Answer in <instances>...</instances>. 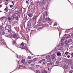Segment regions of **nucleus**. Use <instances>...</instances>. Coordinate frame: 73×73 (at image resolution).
<instances>
[{"mask_svg":"<svg viewBox=\"0 0 73 73\" xmlns=\"http://www.w3.org/2000/svg\"><path fill=\"white\" fill-rule=\"evenodd\" d=\"M42 27H46V24H43L42 25Z\"/></svg>","mask_w":73,"mask_h":73,"instance_id":"b1692460","label":"nucleus"},{"mask_svg":"<svg viewBox=\"0 0 73 73\" xmlns=\"http://www.w3.org/2000/svg\"><path fill=\"white\" fill-rule=\"evenodd\" d=\"M21 66H19V68H21Z\"/></svg>","mask_w":73,"mask_h":73,"instance_id":"6e6d98bb","label":"nucleus"},{"mask_svg":"<svg viewBox=\"0 0 73 73\" xmlns=\"http://www.w3.org/2000/svg\"><path fill=\"white\" fill-rule=\"evenodd\" d=\"M68 65H64V68L65 69H67L68 68Z\"/></svg>","mask_w":73,"mask_h":73,"instance_id":"ddd939ff","label":"nucleus"},{"mask_svg":"<svg viewBox=\"0 0 73 73\" xmlns=\"http://www.w3.org/2000/svg\"><path fill=\"white\" fill-rule=\"evenodd\" d=\"M72 57H73V53H72L71 54Z\"/></svg>","mask_w":73,"mask_h":73,"instance_id":"603ef678","label":"nucleus"},{"mask_svg":"<svg viewBox=\"0 0 73 73\" xmlns=\"http://www.w3.org/2000/svg\"><path fill=\"white\" fill-rule=\"evenodd\" d=\"M68 43H69V42L68 41V40H66L64 42V44H68Z\"/></svg>","mask_w":73,"mask_h":73,"instance_id":"2eb2a0df","label":"nucleus"},{"mask_svg":"<svg viewBox=\"0 0 73 73\" xmlns=\"http://www.w3.org/2000/svg\"><path fill=\"white\" fill-rule=\"evenodd\" d=\"M57 54L58 56H61V54L60 52H58L57 53Z\"/></svg>","mask_w":73,"mask_h":73,"instance_id":"f8f14e48","label":"nucleus"},{"mask_svg":"<svg viewBox=\"0 0 73 73\" xmlns=\"http://www.w3.org/2000/svg\"><path fill=\"white\" fill-rule=\"evenodd\" d=\"M37 60V58H35V59H33V62H35V61H36Z\"/></svg>","mask_w":73,"mask_h":73,"instance_id":"aec40b11","label":"nucleus"},{"mask_svg":"<svg viewBox=\"0 0 73 73\" xmlns=\"http://www.w3.org/2000/svg\"><path fill=\"white\" fill-rule=\"evenodd\" d=\"M49 55H48L47 56H46V59H48V58H49Z\"/></svg>","mask_w":73,"mask_h":73,"instance_id":"7c9ffc66","label":"nucleus"},{"mask_svg":"<svg viewBox=\"0 0 73 73\" xmlns=\"http://www.w3.org/2000/svg\"><path fill=\"white\" fill-rule=\"evenodd\" d=\"M28 15L29 17H32L33 16V15L32 14V13H29L28 14Z\"/></svg>","mask_w":73,"mask_h":73,"instance_id":"1a4fd4ad","label":"nucleus"},{"mask_svg":"<svg viewBox=\"0 0 73 73\" xmlns=\"http://www.w3.org/2000/svg\"><path fill=\"white\" fill-rule=\"evenodd\" d=\"M46 20L47 21H50V19L47 18L46 19Z\"/></svg>","mask_w":73,"mask_h":73,"instance_id":"6ab92c4d","label":"nucleus"},{"mask_svg":"<svg viewBox=\"0 0 73 73\" xmlns=\"http://www.w3.org/2000/svg\"><path fill=\"white\" fill-rule=\"evenodd\" d=\"M55 57H56V55H55V54H54L52 55L51 56V58H52V59H54V58H55Z\"/></svg>","mask_w":73,"mask_h":73,"instance_id":"6e6552de","label":"nucleus"},{"mask_svg":"<svg viewBox=\"0 0 73 73\" xmlns=\"http://www.w3.org/2000/svg\"><path fill=\"white\" fill-rule=\"evenodd\" d=\"M48 73V72L46 70H45L43 71L42 73Z\"/></svg>","mask_w":73,"mask_h":73,"instance_id":"5701e85b","label":"nucleus"},{"mask_svg":"<svg viewBox=\"0 0 73 73\" xmlns=\"http://www.w3.org/2000/svg\"><path fill=\"white\" fill-rule=\"evenodd\" d=\"M2 5H0V8L1 7H2Z\"/></svg>","mask_w":73,"mask_h":73,"instance_id":"5fc2aeb1","label":"nucleus"},{"mask_svg":"<svg viewBox=\"0 0 73 73\" xmlns=\"http://www.w3.org/2000/svg\"><path fill=\"white\" fill-rule=\"evenodd\" d=\"M11 3H13V5L14 4L13 3V1L11 2Z\"/></svg>","mask_w":73,"mask_h":73,"instance_id":"bf43d9fd","label":"nucleus"},{"mask_svg":"<svg viewBox=\"0 0 73 73\" xmlns=\"http://www.w3.org/2000/svg\"><path fill=\"white\" fill-rule=\"evenodd\" d=\"M67 57L68 58H70V55H68L67 56Z\"/></svg>","mask_w":73,"mask_h":73,"instance_id":"864d4df0","label":"nucleus"},{"mask_svg":"<svg viewBox=\"0 0 73 73\" xmlns=\"http://www.w3.org/2000/svg\"><path fill=\"white\" fill-rule=\"evenodd\" d=\"M24 67H25V66H24V67H23V68H24Z\"/></svg>","mask_w":73,"mask_h":73,"instance_id":"774afa93","label":"nucleus"},{"mask_svg":"<svg viewBox=\"0 0 73 73\" xmlns=\"http://www.w3.org/2000/svg\"><path fill=\"white\" fill-rule=\"evenodd\" d=\"M42 24L41 23H40L39 24V26H40V27H41V26H42Z\"/></svg>","mask_w":73,"mask_h":73,"instance_id":"2f4dec72","label":"nucleus"},{"mask_svg":"<svg viewBox=\"0 0 73 73\" xmlns=\"http://www.w3.org/2000/svg\"><path fill=\"white\" fill-rule=\"evenodd\" d=\"M28 31H31V30L30 29H28Z\"/></svg>","mask_w":73,"mask_h":73,"instance_id":"13d9d810","label":"nucleus"},{"mask_svg":"<svg viewBox=\"0 0 73 73\" xmlns=\"http://www.w3.org/2000/svg\"><path fill=\"white\" fill-rule=\"evenodd\" d=\"M59 64V61H57L56 62V65H57Z\"/></svg>","mask_w":73,"mask_h":73,"instance_id":"cd10ccee","label":"nucleus"},{"mask_svg":"<svg viewBox=\"0 0 73 73\" xmlns=\"http://www.w3.org/2000/svg\"><path fill=\"white\" fill-rule=\"evenodd\" d=\"M69 53V52H67L66 51V52H65V54H66V55H68Z\"/></svg>","mask_w":73,"mask_h":73,"instance_id":"473e14b6","label":"nucleus"},{"mask_svg":"<svg viewBox=\"0 0 73 73\" xmlns=\"http://www.w3.org/2000/svg\"><path fill=\"white\" fill-rule=\"evenodd\" d=\"M5 17H2L1 19L2 20H4V19H5Z\"/></svg>","mask_w":73,"mask_h":73,"instance_id":"58836bf2","label":"nucleus"},{"mask_svg":"<svg viewBox=\"0 0 73 73\" xmlns=\"http://www.w3.org/2000/svg\"><path fill=\"white\" fill-rule=\"evenodd\" d=\"M11 26L10 25H7L5 27V29L7 30H9V29L11 28Z\"/></svg>","mask_w":73,"mask_h":73,"instance_id":"7ed1b4c3","label":"nucleus"},{"mask_svg":"<svg viewBox=\"0 0 73 73\" xmlns=\"http://www.w3.org/2000/svg\"><path fill=\"white\" fill-rule=\"evenodd\" d=\"M71 36H72V37H73V34H72L71 35Z\"/></svg>","mask_w":73,"mask_h":73,"instance_id":"4d7b16f0","label":"nucleus"},{"mask_svg":"<svg viewBox=\"0 0 73 73\" xmlns=\"http://www.w3.org/2000/svg\"><path fill=\"white\" fill-rule=\"evenodd\" d=\"M36 73H40V71H39V70H36Z\"/></svg>","mask_w":73,"mask_h":73,"instance_id":"f704fd0d","label":"nucleus"},{"mask_svg":"<svg viewBox=\"0 0 73 73\" xmlns=\"http://www.w3.org/2000/svg\"><path fill=\"white\" fill-rule=\"evenodd\" d=\"M68 64L69 65H72V62H68Z\"/></svg>","mask_w":73,"mask_h":73,"instance_id":"a211bd4d","label":"nucleus"},{"mask_svg":"<svg viewBox=\"0 0 73 73\" xmlns=\"http://www.w3.org/2000/svg\"><path fill=\"white\" fill-rule=\"evenodd\" d=\"M31 58H32L31 57V56H29L28 57V59L29 60H30Z\"/></svg>","mask_w":73,"mask_h":73,"instance_id":"a878e982","label":"nucleus"},{"mask_svg":"<svg viewBox=\"0 0 73 73\" xmlns=\"http://www.w3.org/2000/svg\"><path fill=\"white\" fill-rule=\"evenodd\" d=\"M43 18H45V15H43Z\"/></svg>","mask_w":73,"mask_h":73,"instance_id":"37998d69","label":"nucleus"},{"mask_svg":"<svg viewBox=\"0 0 73 73\" xmlns=\"http://www.w3.org/2000/svg\"><path fill=\"white\" fill-rule=\"evenodd\" d=\"M45 59H43L42 60V61H45Z\"/></svg>","mask_w":73,"mask_h":73,"instance_id":"49530a36","label":"nucleus"},{"mask_svg":"<svg viewBox=\"0 0 73 73\" xmlns=\"http://www.w3.org/2000/svg\"><path fill=\"white\" fill-rule=\"evenodd\" d=\"M68 42L70 43V42H71L72 41V39H70L68 40Z\"/></svg>","mask_w":73,"mask_h":73,"instance_id":"dca6fc26","label":"nucleus"},{"mask_svg":"<svg viewBox=\"0 0 73 73\" xmlns=\"http://www.w3.org/2000/svg\"><path fill=\"white\" fill-rule=\"evenodd\" d=\"M57 23L56 22H55L54 24L53 27H54V26H57Z\"/></svg>","mask_w":73,"mask_h":73,"instance_id":"412c9836","label":"nucleus"},{"mask_svg":"<svg viewBox=\"0 0 73 73\" xmlns=\"http://www.w3.org/2000/svg\"><path fill=\"white\" fill-rule=\"evenodd\" d=\"M10 6L11 8H12L13 7V5H10Z\"/></svg>","mask_w":73,"mask_h":73,"instance_id":"09e8293b","label":"nucleus"},{"mask_svg":"<svg viewBox=\"0 0 73 73\" xmlns=\"http://www.w3.org/2000/svg\"><path fill=\"white\" fill-rule=\"evenodd\" d=\"M34 11H35V10L33 9H31L30 11L31 13H33V12H34Z\"/></svg>","mask_w":73,"mask_h":73,"instance_id":"9d476101","label":"nucleus"},{"mask_svg":"<svg viewBox=\"0 0 73 73\" xmlns=\"http://www.w3.org/2000/svg\"><path fill=\"white\" fill-rule=\"evenodd\" d=\"M16 42H15V41H13V45H14V44H15Z\"/></svg>","mask_w":73,"mask_h":73,"instance_id":"c9c22d12","label":"nucleus"},{"mask_svg":"<svg viewBox=\"0 0 73 73\" xmlns=\"http://www.w3.org/2000/svg\"><path fill=\"white\" fill-rule=\"evenodd\" d=\"M70 45H72V46H71V48H72V47H73V43H70Z\"/></svg>","mask_w":73,"mask_h":73,"instance_id":"72a5a7b5","label":"nucleus"},{"mask_svg":"<svg viewBox=\"0 0 73 73\" xmlns=\"http://www.w3.org/2000/svg\"><path fill=\"white\" fill-rule=\"evenodd\" d=\"M42 60H40V61H39L38 62V63H41L42 62Z\"/></svg>","mask_w":73,"mask_h":73,"instance_id":"79ce46f5","label":"nucleus"},{"mask_svg":"<svg viewBox=\"0 0 73 73\" xmlns=\"http://www.w3.org/2000/svg\"><path fill=\"white\" fill-rule=\"evenodd\" d=\"M64 40H65V38L64 37L62 38L61 40V41H64Z\"/></svg>","mask_w":73,"mask_h":73,"instance_id":"4be33fe9","label":"nucleus"},{"mask_svg":"<svg viewBox=\"0 0 73 73\" xmlns=\"http://www.w3.org/2000/svg\"><path fill=\"white\" fill-rule=\"evenodd\" d=\"M14 37L15 38V40H16L18 39L19 38L18 37V36H17V35L16 34H14Z\"/></svg>","mask_w":73,"mask_h":73,"instance_id":"20e7f679","label":"nucleus"},{"mask_svg":"<svg viewBox=\"0 0 73 73\" xmlns=\"http://www.w3.org/2000/svg\"><path fill=\"white\" fill-rule=\"evenodd\" d=\"M25 60H24V59H22L21 60V62L22 63H24L25 62Z\"/></svg>","mask_w":73,"mask_h":73,"instance_id":"f3484780","label":"nucleus"},{"mask_svg":"<svg viewBox=\"0 0 73 73\" xmlns=\"http://www.w3.org/2000/svg\"><path fill=\"white\" fill-rule=\"evenodd\" d=\"M65 37L66 38H70V35H69V34H67L65 36Z\"/></svg>","mask_w":73,"mask_h":73,"instance_id":"423d86ee","label":"nucleus"},{"mask_svg":"<svg viewBox=\"0 0 73 73\" xmlns=\"http://www.w3.org/2000/svg\"><path fill=\"white\" fill-rule=\"evenodd\" d=\"M43 1H45L46 0H43Z\"/></svg>","mask_w":73,"mask_h":73,"instance_id":"0e129e2a","label":"nucleus"},{"mask_svg":"<svg viewBox=\"0 0 73 73\" xmlns=\"http://www.w3.org/2000/svg\"><path fill=\"white\" fill-rule=\"evenodd\" d=\"M17 23V21H14V24H16V23Z\"/></svg>","mask_w":73,"mask_h":73,"instance_id":"a18cd8bd","label":"nucleus"},{"mask_svg":"<svg viewBox=\"0 0 73 73\" xmlns=\"http://www.w3.org/2000/svg\"><path fill=\"white\" fill-rule=\"evenodd\" d=\"M28 63H27V62H25L24 63V65H25H25H27V64Z\"/></svg>","mask_w":73,"mask_h":73,"instance_id":"4c0bfd02","label":"nucleus"},{"mask_svg":"<svg viewBox=\"0 0 73 73\" xmlns=\"http://www.w3.org/2000/svg\"><path fill=\"white\" fill-rule=\"evenodd\" d=\"M1 34V32L0 31V35Z\"/></svg>","mask_w":73,"mask_h":73,"instance_id":"680f3d73","label":"nucleus"},{"mask_svg":"<svg viewBox=\"0 0 73 73\" xmlns=\"http://www.w3.org/2000/svg\"><path fill=\"white\" fill-rule=\"evenodd\" d=\"M6 1H8V0H5Z\"/></svg>","mask_w":73,"mask_h":73,"instance_id":"e2e57ef3","label":"nucleus"},{"mask_svg":"<svg viewBox=\"0 0 73 73\" xmlns=\"http://www.w3.org/2000/svg\"><path fill=\"white\" fill-rule=\"evenodd\" d=\"M20 12H21V11H20V10H18L17 11L18 13H20Z\"/></svg>","mask_w":73,"mask_h":73,"instance_id":"a19ab883","label":"nucleus"},{"mask_svg":"<svg viewBox=\"0 0 73 73\" xmlns=\"http://www.w3.org/2000/svg\"><path fill=\"white\" fill-rule=\"evenodd\" d=\"M18 15H18V14H15L11 16L12 19L15 18V20H17L19 19V17H18Z\"/></svg>","mask_w":73,"mask_h":73,"instance_id":"f03ea898","label":"nucleus"},{"mask_svg":"<svg viewBox=\"0 0 73 73\" xmlns=\"http://www.w3.org/2000/svg\"><path fill=\"white\" fill-rule=\"evenodd\" d=\"M37 17H38V16H36L34 18V19H35V20H36L37 18Z\"/></svg>","mask_w":73,"mask_h":73,"instance_id":"e433bc0d","label":"nucleus"},{"mask_svg":"<svg viewBox=\"0 0 73 73\" xmlns=\"http://www.w3.org/2000/svg\"><path fill=\"white\" fill-rule=\"evenodd\" d=\"M51 61V59L48 58L47 60V62H50V61Z\"/></svg>","mask_w":73,"mask_h":73,"instance_id":"4468645a","label":"nucleus"},{"mask_svg":"<svg viewBox=\"0 0 73 73\" xmlns=\"http://www.w3.org/2000/svg\"><path fill=\"white\" fill-rule=\"evenodd\" d=\"M0 31H4V29L2 26L0 27Z\"/></svg>","mask_w":73,"mask_h":73,"instance_id":"0eeeda50","label":"nucleus"},{"mask_svg":"<svg viewBox=\"0 0 73 73\" xmlns=\"http://www.w3.org/2000/svg\"><path fill=\"white\" fill-rule=\"evenodd\" d=\"M5 5H7V6L6 8H5V9L4 10L5 12H7L8 11V10H9V9H8V5L7 4H6Z\"/></svg>","mask_w":73,"mask_h":73,"instance_id":"39448f33","label":"nucleus"},{"mask_svg":"<svg viewBox=\"0 0 73 73\" xmlns=\"http://www.w3.org/2000/svg\"><path fill=\"white\" fill-rule=\"evenodd\" d=\"M73 72V70H70L69 71V73H72Z\"/></svg>","mask_w":73,"mask_h":73,"instance_id":"393cba45","label":"nucleus"},{"mask_svg":"<svg viewBox=\"0 0 73 73\" xmlns=\"http://www.w3.org/2000/svg\"><path fill=\"white\" fill-rule=\"evenodd\" d=\"M8 20H11V18H10V17H9L8 18Z\"/></svg>","mask_w":73,"mask_h":73,"instance_id":"8fccbe9b","label":"nucleus"},{"mask_svg":"<svg viewBox=\"0 0 73 73\" xmlns=\"http://www.w3.org/2000/svg\"><path fill=\"white\" fill-rule=\"evenodd\" d=\"M45 65V62H43L42 64V65Z\"/></svg>","mask_w":73,"mask_h":73,"instance_id":"3c124183","label":"nucleus"},{"mask_svg":"<svg viewBox=\"0 0 73 73\" xmlns=\"http://www.w3.org/2000/svg\"><path fill=\"white\" fill-rule=\"evenodd\" d=\"M33 60H29L28 62V64H31V62H33Z\"/></svg>","mask_w":73,"mask_h":73,"instance_id":"9b49d317","label":"nucleus"},{"mask_svg":"<svg viewBox=\"0 0 73 73\" xmlns=\"http://www.w3.org/2000/svg\"><path fill=\"white\" fill-rule=\"evenodd\" d=\"M31 66H32V67L34 66H35V64H31Z\"/></svg>","mask_w":73,"mask_h":73,"instance_id":"ea45409f","label":"nucleus"},{"mask_svg":"<svg viewBox=\"0 0 73 73\" xmlns=\"http://www.w3.org/2000/svg\"><path fill=\"white\" fill-rule=\"evenodd\" d=\"M17 58H18V55H17Z\"/></svg>","mask_w":73,"mask_h":73,"instance_id":"052dcab7","label":"nucleus"},{"mask_svg":"<svg viewBox=\"0 0 73 73\" xmlns=\"http://www.w3.org/2000/svg\"><path fill=\"white\" fill-rule=\"evenodd\" d=\"M64 42H62L61 43V46H64Z\"/></svg>","mask_w":73,"mask_h":73,"instance_id":"c85d7f7f","label":"nucleus"},{"mask_svg":"<svg viewBox=\"0 0 73 73\" xmlns=\"http://www.w3.org/2000/svg\"><path fill=\"white\" fill-rule=\"evenodd\" d=\"M29 0H28V1H26V3H27V4H28V3H29V2L28 1H29Z\"/></svg>","mask_w":73,"mask_h":73,"instance_id":"c03bdc74","label":"nucleus"},{"mask_svg":"<svg viewBox=\"0 0 73 73\" xmlns=\"http://www.w3.org/2000/svg\"><path fill=\"white\" fill-rule=\"evenodd\" d=\"M27 25L28 26H29V27H30V26H31V23H28V24H27Z\"/></svg>","mask_w":73,"mask_h":73,"instance_id":"c756f323","label":"nucleus"},{"mask_svg":"<svg viewBox=\"0 0 73 73\" xmlns=\"http://www.w3.org/2000/svg\"><path fill=\"white\" fill-rule=\"evenodd\" d=\"M2 31L1 33L2 35H4V34H5V32H4V31Z\"/></svg>","mask_w":73,"mask_h":73,"instance_id":"bb28decb","label":"nucleus"},{"mask_svg":"<svg viewBox=\"0 0 73 73\" xmlns=\"http://www.w3.org/2000/svg\"><path fill=\"white\" fill-rule=\"evenodd\" d=\"M19 47L21 48L22 49H24L26 50H28V48H27V47L26 46L24 47V43L23 42H22L21 44H19Z\"/></svg>","mask_w":73,"mask_h":73,"instance_id":"f257e3e1","label":"nucleus"},{"mask_svg":"<svg viewBox=\"0 0 73 73\" xmlns=\"http://www.w3.org/2000/svg\"><path fill=\"white\" fill-rule=\"evenodd\" d=\"M71 68L72 69H73V66H72L71 67Z\"/></svg>","mask_w":73,"mask_h":73,"instance_id":"de8ad7c7","label":"nucleus"},{"mask_svg":"<svg viewBox=\"0 0 73 73\" xmlns=\"http://www.w3.org/2000/svg\"><path fill=\"white\" fill-rule=\"evenodd\" d=\"M70 54V53H69L68 54Z\"/></svg>","mask_w":73,"mask_h":73,"instance_id":"69168bd1","label":"nucleus"},{"mask_svg":"<svg viewBox=\"0 0 73 73\" xmlns=\"http://www.w3.org/2000/svg\"><path fill=\"white\" fill-rule=\"evenodd\" d=\"M46 16H47V14H46Z\"/></svg>","mask_w":73,"mask_h":73,"instance_id":"338daca9","label":"nucleus"}]
</instances>
